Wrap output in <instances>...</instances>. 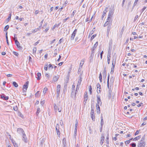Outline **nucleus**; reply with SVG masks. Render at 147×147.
Listing matches in <instances>:
<instances>
[{
    "mask_svg": "<svg viewBox=\"0 0 147 147\" xmlns=\"http://www.w3.org/2000/svg\"><path fill=\"white\" fill-rule=\"evenodd\" d=\"M103 74H104V75L107 74V71H106V67H105L104 68Z\"/></svg>",
    "mask_w": 147,
    "mask_h": 147,
    "instance_id": "c9c22d12",
    "label": "nucleus"
},
{
    "mask_svg": "<svg viewBox=\"0 0 147 147\" xmlns=\"http://www.w3.org/2000/svg\"><path fill=\"white\" fill-rule=\"evenodd\" d=\"M131 145L132 147H135L136 146V143H133L131 144Z\"/></svg>",
    "mask_w": 147,
    "mask_h": 147,
    "instance_id": "8fccbe9b",
    "label": "nucleus"
},
{
    "mask_svg": "<svg viewBox=\"0 0 147 147\" xmlns=\"http://www.w3.org/2000/svg\"><path fill=\"white\" fill-rule=\"evenodd\" d=\"M89 87H90V88H89V90L90 92V94H91L92 93V88L91 87V86H90Z\"/></svg>",
    "mask_w": 147,
    "mask_h": 147,
    "instance_id": "79ce46f5",
    "label": "nucleus"
},
{
    "mask_svg": "<svg viewBox=\"0 0 147 147\" xmlns=\"http://www.w3.org/2000/svg\"><path fill=\"white\" fill-rule=\"evenodd\" d=\"M63 147H67L66 144V140L65 138H63Z\"/></svg>",
    "mask_w": 147,
    "mask_h": 147,
    "instance_id": "a211bd4d",
    "label": "nucleus"
},
{
    "mask_svg": "<svg viewBox=\"0 0 147 147\" xmlns=\"http://www.w3.org/2000/svg\"><path fill=\"white\" fill-rule=\"evenodd\" d=\"M59 26V24H55L54 26H53V27L52 28V30H54L55 29V28L56 27H58Z\"/></svg>",
    "mask_w": 147,
    "mask_h": 147,
    "instance_id": "b1692460",
    "label": "nucleus"
},
{
    "mask_svg": "<svg viewBox=\"0 0 147 147\" xmlns=\"http://www.w3.org/2000/svg\"><path fill=\"white\" fill-rule=\"evenodd\" d=\"M59 129V125L57 124L56 127V130H57Z\"/></svg>",
    "mask_w": 147,
    "mask_h": 147,
    "instance_id": "5fc2aeb1",
    "label": "nucleus"
},
{
    "mask_svg": "<svg viewBox=\"0 0 147 147\" xmlns=\"http://www.w3.org/2000/svg\"><path fill=\"white\" fill-rule=\"evenodd\" d=\"M139 16L138 15H136L134 19V22L136 20L138 19V18Z\"/></svg>",
    "mask_w": 147,
    "mask_h": 147,
    "instance_id": "680f3d73",
    "label": "nucleus"
},
{
    "mask_svg": "<svg viewBox=\"0 0 147 147\" xmlns=\"http://www.w3.org/2000/svg\"><path fill=\"white\" fill-rule=\"evenodd\" d=\"M84 63V59L82 60L80 63V65L82 67L83 66Z\"/></svg>",
    "mask_w": 147,
    "mask_h": 147,
    "instance_id": "58836bf2",
    "label": "nucleus"
},
{
    "mask_svg": "<svg viewBox=\"0 0 147 147\" xmlns=\"http://www.w3.org/2000/svg\"><path fill=\"white\" fill-rule=\"evenodd\" d=\"M98 45V42H96L94 45L93 47L91 49L92 50H95Z\"/></svg>",
    "mask_w": 147,
    "mask_h": 147,
    "instance_id": "f3484780",
    "label": "nucleus"
},
{
    "mask_svg": "<svg viewBox=\"0 0 147 147\" xmlns=\"http://www.w3.org/2000/svg\"><path fill=\"white\" fill-rule=\"evenodd\" d=\"M78 125V121L77 120V119L76 121V124L75 125V129H77V127Z\"/></svg>",
    "mask_w": 147,
    "mask_h": 147,
    "instance_id": "2f4dec72",
    "label": "nucleus"
},
{
    "mask_svg": "<svg viewBox=\"0 0 147 147\" xmlns=\"http://www.w3.org/2000/svg\"><path fill=\"white\" fill-rule=\"evenodd\" d=\"M111 93L112 90H111V89H110L109 91L108 97L109 98H110L111 97Z\"/></svg>",
    "mask_w": 147,
    "mask_h": 147,
    "instance_id": "412c9836",
    "label": "nucleus"
},
{
    "mask_svg": "<svg viewBox=\"0 0 147 147\" xmlns=\"http://www.w3.org/2000/svg\"><path fill=\"white\" fill-rule=\"evenodd\" d=\"M1 98L4 100H7L9 99V97L8 96H6L5 95L3 94L1 95Z\"/></svg>",
    "mask_w": 147,
    "mask_h": 147,
    "instance_id": "0eeeda50",
    "label": "nucleus"
},
{
    "mask_svg": "<svg viewBox=\"0 0 147 147\" xmlns=\"http://www.w3.org/2000/svg\"><path fill=\"white\" fill-rule=\"evenodd\" d=\"M61 89V85L59 84L57 85V97H58L59 96V93Z\"/></svg>",
    "mask_w": 147,
    "mask_h": 147,
    "instance_id": "f257e3e1",
    "label": "nucleus"
},
{
    "mask_svg": "<svg viewBox=\"0 0 147 147\" xmlns=\"http://www.w3.org/2000/svg\"><path fill=\"white\" fill-rule=\"evenodd\" d=\"M45 103V100H43L42 101H41L40 103L42 105H43Z\"/></svg>",
    "mask_w": 147,
    "mask_h": 147,
    "instance_id": "69168bd1",
    "label": "nucleus"
},
{
    "mask_svg": "<svg viewBox=\"0 0 147 147\" xmlns=\"http://www.w3.org/2000/svg\"><path fill=\"white\" fill-rule=\"evenodd\" d=\"M145 144V142L143 141L142 140H140L138 147H144Z\"/></svg>",
    "mask_w": 147,
    "mask_h": 147,
    "instance_id": "423d86ee",
    "label": "nucleus"
},
{
    "mask_svg": "<svg viewBox=\"0 0 147 147\" xmlns=\"http://www.w3.org/2000/svg\"><path fill=\"white\" fill-rule=\"evenodd\" d=\"M143 103H140L139 104H138L137 105V107H139L141 106H143Z\"/></svg>",
    "mask_w": 147,
    "mask_h": 147,
    "instance_id": "052dcab7",
    "label": "nucleus"
},
{
    "mask_svg": "<svg viewBox=\"0 0 147 147\" xmlns=\"http://www.w3.org/2000/svg\"><path fill=\"white\" fill-rule=\"evenodd\" d=\"M114 11V9H110L109 13L110 14H113Z\"/></svg>",
    "mask_w": 147,
    "mask_h": 147,
    "instance_id": "a878e982",
    "label": "nucleus"
},
{
    "mask_svg": "<svg viewBox=\"0 0 147 147\" xmlns=\"http://www.w3.org/2000/svg\"><path fill=\"white\" fill-rule=\"evenodd\" d=\"M39 91H38L35 94V96H38L39 95Z\"/></svg>",
    "mask_w": 147,
    "mask_h": 147,
    "instance_id": "6e6d98bb",
    "label": "nucleus"
},
{
    "mask_svg": "<svg viewBox=\"0 0 147 147\" xmlns=\"http://www.w3.org/2000/svg\"><path fill=\"white\" fill-rule=\"evenodd\" d=\"M49 68V69L50 68H51V69H53V66L51 64H49L48 65Z\"/></svg>",
    "mask_w": 147,
    "mask_h": 147,
    "instance_id": "603ef678",
    "label": "nucleus"
},
{
    "mask_svg": "<svg viewBox=\"0 0 147 147\" xmlns=\"http://www.w3.org/2000/svg\"><path fill=\"white\" fill-rule=\"evenodd\" d=\"M96 34H94V35H92L91 38V39L92 40L93 39L95 38V37L96 36Z\"/></svg>",
    "mask_w": 147,
    "mask_h": 147,
    "instance_id": "bf43d9fd",
    "label": "nucleus"
},
{
    "mask_svg": "<svg viewBox=\"0 0 147 147\" xmlns=\"http://www.w3.org/2000/svg\"><path fill=\"white\" fill-rule=\"evenodd\" d=\"M59 107L58 106H57L55 103L54 104V109L55 112H57Z\"/></svg>",
    "mask_w": 147,
    "mask_h": 147,
    "instance_id": "f8f14e48",
    "label": "nucleus"
},
{
    "mask_svg": "<svg viewBox=\"0 0 147 147\" xmlns=\"http://www.w3.org/2000/svg\"><path fill=\"white\" fill-rule=\"evenodd\" d=\"M101 121L100 122V125H101L102 126H102L104 124V121L103 120V117L102 116H101Z\"/></svg>",
    "mask_w": 147,
    "mask_h": 147,
    "instance_id": "393cba45",
    "label": "nucleus"
},
{
    "mask_svg": "<svg viewBox=\"0 0 147 147\" xmlns=\"http://www.w3.org/2000/svg\"><path fill=\"white\" fill-rule=\"evenodd\" d=\"M79 78H80L78 81V83L77 85L80 86L81 84V82L82 81V77L80 76Z\"/></svg>",
    "mask_w": 147,
    "mask_h": 147,
    "instance_id": "dca6fc26",
    "label": "nucleus"
},
{
    "mask_svg": "<svg viewBox=\"0 0 147 147\" xmlns=\"http://www.w3.org/2000/svg\"><path fill=\"white\" fill-rule=\"evenodd\" d=\"M13 109L14 111H17L18 110V108L17 106L13 107Z\"/></svg>",
    "mask_w": 147,
    "mask_h": 147,
    "instance_id": "49530a36",
    "label": "nucleus"
},
{
    "mask_svg": "<svg viewBox=\"0 0 147 147\" xmlns=\"http://www.w3.org/2000/svg\"><path fill=\"white\" fill-rule=\"evenodd\" d=\"M17 132L20 134H22L23 135L24 134V132L23 130L21 128H19L18 129Z\"/></svg>",
    "mask_w": 147,
    "mask_h": 147,
    "instance_id": "6e6552de",
    "label": "nucleus"
},
{
    "mask_svg": "<svg viewBox=\"0 0 147 147\" xmlns=\"http://www.w3.org/2000/svg\"><path fill=\"white\" fill-rule=\"evenodd\" d=\"M41 76V74L40 73H38L37 74V77H36L37 80H39L40 79V76Z\"/></svg>",
    "mask_w": 147,
    "mask_h": 147,
    "instance_id": "5701e85b",
    "label": "nucleus"
},
{
    "mask_svg": "<svg viewBox=\"0 0 147 147\" xmlns=\"http://www.w3.org/2000/svg\"><path fill=\"white\" fill-rule=\"evenodd\" d=\"M76 93L75 92V91H74V90H72L71 96L74 100H76Z\"/></svg>",
    "mask_w": 147,
    "mask_h": 147,
    "instance_id": "7ed1b4c3",
    "label": "nucleus"
},
{
    "mask_svg": "<svg viewBox=\"0 0 147 147\" xmlns=\"http://www.w3.org/2000/svg\"><path fill=\"white\" fill-rule=\"evenodd\" d=\"M11 14L10 13L9 14L8 18H7V20L8 21H9V20L11 19Z\"/></svg>",
    "mask_w": 147,
    "mask_h": 147,
    "instance_id": "3c124183",
    "label": "nucleus"
},
{
    "mask_svg": "<svg viewBox=\"0 0 147 147\" xmlns=\"http://www.w3.org/2000/svg\"><path fill=\"white\" fill-rule=\"evenodd\" d=\"M146 7H144L141 10V13H142L143 11H144L145 10V9H146Z\"/></svg>",
    "mask_w": 147,
    "mask_h": 147,
    "instance_id": "4d7b16f0",
    "label": "nucleus"
},
{
    "mask_svg": "<svg viewBox=\"0 0 147 147\" xmlns=\"http://www.w3.org/2000/svg\"><path fill=\"white\" fill-rule=\"evenodd\" d=\"M49 29V27H48L45 29V30L44 31L46 32Z\"/></svg>",
    "mask_w": 147,
    "mask_h": 147,
    "instance_id": "0e129e2a",
    "label": "nucleus"
},
{
    "mask_svg": "<svg viewBox=\"0 0 147 147\" xmlns=\"http://www.w3.org/2000/svg\"><path fill=\"white\" fill-rule=\"evenodd\" d=\"M94 56V55H90V56L89 58L90 61V62H91L92 61V60Z\"/></svg>",
    "mask_w": 147,
    "mask_h": 147,
    "instance_id": "bb28decb",
    "label": "nucleus"
},
{
    "mask_svg": "<svg viewBox=\"0 0 147 147\" xmlns=\"http://www.w3.org/2000/svg\"><path fill=\"white\" fill-rule=\"evenodd\" d=\"M112 20L111 19H109L108 20H107V21L106 23L107 24L108 26H111L112 25Z\"/></svg>",
    "mask_w": 147,
    "mask_h": 147,
    "instance_id": "9d476101",
    "label": "nucleus"
},
{
    "mask_svg": "<svg viewBox=\"0 0 147 147\" xmlns=\"http://www.w3.org/2000/svg\"><path fill=\"white\" fill-rule=\"evenodd\" d=\"M40 112V108H38L37 109V111L36 113V114L37 116H38V114Z\"/></svg>",
    "mask_w": 147,
    "mask_h": 147,
    "instance_id": "c85d7f7f",
    "label": "nucleus"
},
{
    "mask_svg": "<svg viewBox=\"0 0 147 147\" xmlns=\"http://www.w3.org/2000/svg\"><path fill=\"white\" fill-rule=\"evenodd\" d=\"M57 135L59 137H60V132L59 130V129L56 130Z\"/></svg>",
    "mask_w": 147,
    "mask_h": 147,
    "instance_id": "cd10ccee",
    "label": "nucleus"
},
{
    "mask_svg": "<svg viewBox=\"0 0 147 147\" xmlns=\"http://www.w3.org/2000/svg\"><path fill=\"white\" fill-rule=\"evenodd\" d=\"M77 32V29H75L72 34H71V36L70 37V39L71 40H74V38L75 36V35L76 34Z\"/></svg>",
    "mask_w": 147,
    "mask_h": 147,
    "instance_id": "20e7f679",
    "label": "nucleus"
},
{
    "mask_svg": "<svg viewBox=\"0 0 147 147\" xmlns=\"http://www.w3.org/2000/svg\"><path fill=\"white\" fill-rule=\"evenodd\" d=\"M107 7H106L104 11H103V15L102 16V18H103L105 16L106 13L107 12Z\"/></svg>",
    "mask_w": 147,
    "mask_h": 147,
    "instance_id": "6ab92c4d",
    "label": "nucleus"
},
{
    "mask_svg": "<svg viewBox=\"0 0 147 147\" xmlns=\"http://www.w3.org/2000/svg\"><path fill=\"white\" fill-rule=\"evenodd\" d=\"M13 86L15 87H17L18 86L17 83L15 82H13Z\"/></svg>",
    "mask_w": 147,
    "mask_h": 147,
    "instance_id": "c756f323",
    "label": "nucleus"
},
{
    "mask_svg": "<svg viewBox=\"0 0 147 147\" xmlns=\"http://www.w3.org/2000/svg\"><path fill=\"white\" fill-rule=\"evenodd\" d=\"M104 136H102L101 137V139L100 141V144L101 145H102L104 142Z\"/></svg>",
    "mask_w": 147,
    "mask_h": 147,
    "instance_id": "aec40b11",
    "label": "nucleus"
},
{
    "mask_svg": "<svg viewBox=\"0 0 147 147\" xmlns=\"http://www.w3.org/2000/svg\"><path fill=\"white\" fill-rule=\"evenodd\" d=\"M47 25V23H45V24L43 26V27H42V28L44 29L46 27V26Z\"/></svg>",
    "mask_w": 147,
    "mask_h": 147,
    "instance_id": "338daca9",
    "label": "nucleus"
},
{
    "mask_svg": "<svg viewBox=\"0 0 147 147\" xmlns=\"http://www.w3.org/2000/svg\"><path fill=\"white\" fill-rule=\"evenodd\" d=\"M80 86L77 85L76 88V90L75 91V93H77L78 92V90Z\"/></svg>",
    "mask_w": 147,
    "mask_h": 147,
    "instance_id": "473e14b6",
    "label": "nucleus"
},
{
    "mask_svg": "<svg viewBox=\"0 0 147 147\" xmlns=\"http://www.w3.org/2000/svg\"><path fill=\"white\" fill-rule=\"evenodd\" d=\"M59 78V76L58 75H57L56 76H54L53 79V81H57Z\"/></svg>",
    "mask_w": 147,
    "mask_h": 147,
    "instance_id": "9b49d317",
    "label": "nucleus"
},
{
    "mask_svg": "<svg viewBox=\"0 0 147 147\" xmlns=\"http://www.w3.org/2000/svg\"><path fill=\"white\" fill-rule=\"evenodd\" d=\"M130 142V140H127L125 142V144L126 145H127V144H129Z\"/></svg>",
    "mask_w": 147,
    "mask_h": 147,
    "instance_id": "de8ad7c7",
    "label": "nucleus"
},
{
    "mask_svg": "<svg viewBox=\"0 0 147 147\" xmlns=\"http://www.w3.org/2000/svg\"><path fill=\"white\" fill-rule=\"evenodd\" d=\"M44 69L45 70L47 71L48 69V65L47 64L45 65L44 66Z\"/></svg>",
    "mask_w": 147,
    "mask_h": 147,
    "instance_id": "37998d69",
    "label": "nucleus"
},
{
    "mask_svg": "<svg viewBox=\"0 0 147 147\" xmlns=\"http://www.w3.org/2000/svg\"><path fill=\"white\" fill-rule=\"evenodd\" d=\"M107 62L108 64L110 63V60L111 58V54L109 53H108L107 57Z\"/></svg>",
    "mask_w": 147,
    "mask_h": 147,
    "instance_id": "ddd939ff",
    "label": "nucleus"
},
{
    "mask_svg": "<svg viewBox=\"0 0 147 147\" xmlns=\"http://www.w3.org/2000/svg\"><path fill=\"white\" fill-rule=\"evenodd\" d=\"M96 86L97 88V89L99 88V89H101L100 85V84L99 83H98L97 84Z\"/></svg>",
    "mask_w": 147,
    "mask_h": 147,
    "instance_id": "e433bc0d",
    "label": "nucleus"
},
{
    "mask_svg": "<svg viewBox=\"0 0 147 147\" xmlns=\"http://www.w3.org/2000/svg\"><path fill=\"white\" fill-rule=\"evenodd\" d=\"M29 84V82H27L23 85V92L24 91L26 92V91L28 88Z\"/></svg>",
    "mask_w": 147,
    "mask_h": 147,
    "instance_id": "f03ea898",
    "label": "nucleus"
},
{
    "mask_svg": "<svg viewBox=\"0 0 147 147\" xmlns=\"http://www.w3.org/2000/svg\"><path fill=\"white\" fill-rule=\"evenodd\" d=\"M96 96L97 98V103L96 105H100V106H101L102 105V103L100 99V96L98 95H97Z\"/></svg>",
    "mask_w": 147,
    "mask_h": 147,
    "instance_id": "39448f33",
    "label": "nucleus"
},
{
    "mask_svg": "<svg viewBox=\"0 0 147 147\" xmlns=\"http://www.w3.org/2000/svg\"><path fill=\"white\" fill-rule=\"evenodd\" d=\"M13 54H14L16 56H18V53H17L16 52H15V51H13Z\"/></svg>",
    "mask_w": 147,
    "mask_h": 147,
    "instance_id": "864d4df0",
    "label": "nucleus"
},
{
    "mask_svg": "<svg viewBox=\"0 0 147 147\" xmlns=\"http://www.w3.org/2000/svg\"><path fill=\"white\" fill-rule=\"evenodd\" d=\"M69 19V17H68L66 18V19H63V22H65Z\"/></svg>",
    "mask_w": 147,
    "mask_h": 147,
    "instance_id": "e2e57ef3",
    "label": "nucleus"
},
{
    "mask_svg": "<svg viewBox=\"0 0 147 147\" xmlns=\"http://www.w3.org/2000/svg\"><path fill=\"white\" fill-rule=\"evenodd\" d=\"M112 15H113V14H110V13H109L108 16V17L107 19V20H108L109 19H111L110 17H112Z\"/></svg>",
    "mask_w": 147,
    "mask_h": 147,
    "instance_id": "f704fd0d",
    "label": "nucleus"
},
{
    "mask_svg": "<svg viewBox=\"0 0 147 147\" xmlns=\"http://www.w3.org/2000/svg\"><path fill=\"white\" fill-rule=\"evenodd\" d=\"M111 28V26H108L107 27V30L110 31Z\"/></svg>",
    "mask_w": 147,
    "mask_h": 147,
    "instance_id": "a18cd8bd",
    "label": "nucleus"
},
{
    "mask_svg": "<svg viewBox=\"0 0 147 147\" xmlns=\"http://www.w3.org/2000/svg\"><path fill=\"white\" fill-rule=\"evenodd\" d=\"M48 90V89L47 88H45L44 90H43V92L44 93H45L46 92H47V91Z\"/></svg>",
    "mask_w": 147,
    "mask_h": 147,
    "instance_id": "09e8293b",
    "label": "nucleus"
},
{
    "mask_svg": "<svg viewBox=\"0 0 147 147\" xmlns=\"http://www.w3.org/2000/svg\"><path fill=\"white\" fill-rule=\"evenodd\" d=\"M94 50H92V49H91V52L90 55H94Z\"/></svg>",
    "mask_w": 147,
    "mask_h": 147,
    "instance_id": "c03bdc74",
    "label": "nucleus"
},
{
    "mask_svg": "<svg viewBox=\"0 0 147 147\" xmlns=\"http://www.w3.org/2000/svg\"><path fill=\"white\" fill-rule=\"evenodd\" d=\"M38 30V29L36 28L32 32L33 33H34L36 32Z\"/></svg>",
    "mask_w": 147,
    "mask_h": 147,
    "instance_id": "13d9d810",
    "label": "nucleus"
},
{
    "mask_svg": "<svg viewBox=\"0 0 147 147\" xmlns=\"http://www.w3.org/2000/svg\"><path fill=\"white\" fill-rule=\"evenodd\" d=\"M13 143L15 147H18V145L16 143L15 144L14 142H13Z\"/></svg>",
    "mask_w": 147,
    "mask_h": 147,
    "instance_id": "774afa93",
    "label": "nucleus"
},
{
    "mask_svg": "<svg viewBox=\"0 0 147 147\" xmlns=\"http://www.w3.org/2000/svg\"><path fill=\"white\" fill-rule=\"evenodd\" d=\"M36 47H34L33 49V54H35L36 53Z\"/></svg>",
    "mask_w": 147,
    "mask_h": 147,
    "instance_id": "72a5a7b5",
    "label": "nucleus"
},
{
    "mask_svg": "<svg viewBox=\"0 0 147 147\" xmlns=\"http://www.w3.org/2000/svg\"><path fill=\"white\" fill-rule=\"evenodd\" d=\"M91 117L92 120L94 121H95L94 115H91Z\"/></svg>",
    "mask_w": 147,
    "mask_h": 147,
    "instance_id": "4c0bfd02",
    "label": "nucleus"
},
{
    "mask_svg": "<svg viewBox=\"0 0 147 147\" xmlns=\"http://www.w3.org/2000/svg\"><path fill=\"white\" fill-rule=\"evenodd\" d=\"M22 140L25 142H27V139L26 137V135L25 134H24L22 135Z\"/></svg>",
    "mask_w": 147,
    "mask_h": 147,
    "instance_id": "1a4fd4ad",
    "label": "nucleus"
},
{
    "mask_svg": "<svg viewBox=\"0 0 147 147\" xmlns=\"http://www.w3.org/2000/svg\"><path fill=\"white\" fill-rule=\"evenodd\" d=\"M15 44L18 48H20L21 47L20 46V43L17 40H15Z\"/></svg>",
    "mask_w": 147,
    "mask_h": 147,
    "instance_id": "2eb2a0df",
    "label": "nucleus"
},
{
    "mask_svg": "<svg viewBox=\"0 0 147 147\" xmlns=\"http://www.w3.org/2000/svg\"><path fill=\"white\" fill-rule=\"evenodd\" d=\"M96 109H97V112L98 114L100 113V107L98 105H96Z\"/></svg>",
    "mask_w": 147,
    "mask_h": 147,
    "instance_id": "4be33fe9",
    "label": "nucleus"
},
{
    "mask_svg": "<svg viewBox=\"0 0 147 147\" xmlns=\"http://www.w3.org/2000/svg\"><path fill=\"white\" fill-rule=\"evenodd\" d=\"M140 136H138L137 137H135L134 138V140H137L139 139H140Z\"/></svg>",
    "mask_w": 147,
    "mask_h": 147,
    "instance_id": "ea45409f",
    "label": "nucleus"
},
{
    "mask_svg": "<svg viewBox=\"0 0 147 147\" xmlns=\"http://www.w3.org/2000/svg\"><path fill=\"white\" fill-rule=\"evenodd\" d=\"M84 97L88 98V95L87 92H85V93H84Z\"/></svg>",
    "mask_w": 147,
    "mask_h": 147,
    "instance_id": "a19ab883",
    "label": "nucleus"
},
{
    "mask_svg": "<svg viewBox=\"0 0 147 147\" xmlns=\"http://www.w3.org/2000/svg\"><path fill=\"white\" fill-rule=\"evenodd\" d=\"M9 26L8 25H6L4 28V31L5 32L7 31V30L9 28Z\"/></svg>",
    "mask_w": 147,
    "mask_h": 147,
    "instance_id": "7c9ffc66",
    "label": "nucleus"
},
{
    "mask_svg": "<svg viewBox=\"0 0 147 147\" xmlns=\"http://www.w3.org/2000/svg\"><path fill=\"white\" fill-rule=\"evenodd\" d=\"M115 62H116V59H115V60L113 59V61H112V67L111 68H114L115 64Z\"/></svg>",
    "mask_w": 147,
    "mask_h": 147,
    "instance_id": "4468645a",
    "label": "nucleus"
}]
</instances>
